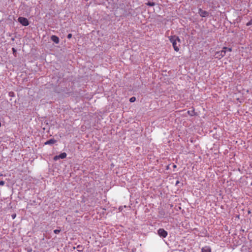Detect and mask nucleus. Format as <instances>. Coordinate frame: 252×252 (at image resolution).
<instances>
[{
	"label": "nucleus",
	"instance_id": "4be33fe9",
	"mask_svg": "<svg viewBox=\"0 0 252 252\" xmlns=\"http://www.w3.org/2000/svg\"><path fill=\"white\" fill-rule=\"evenodd\" d=\"M16 217V215H12V218L14 219Z\"/></svg>",
	"mask_w": 252,
	"mask_h": 252
},
{
	"label": "nucleus",
	"instance_id": "0eeeda50",
	"mask_svg": "<svg viewBox=\"0 0 252 252\" xmlns=\"http://www.w3.org/2000/svg\"><path fill=\"white\" fill-rule=\"evenodd\" d=\"M66 154L65 153H62L60 155L56 156L54 157V160L56 161L59 159H63L66 157Z\"/></svg>",
	"mask_w": 252,
	"mask_h": 252
},
{
	"label": "nucleus",
	"instance_id": "9b49d317",
	"mask_svg": "<svg viewBox=\"0 0 252 252\" xmlns=\"http://www.w3.org/2000/svg\"><path fill=\"white\" fill-rule=\"evenodd\" d=\"M56 142V140H55L54 139H51L46 142H45V145H50V144H53Z\"/></svg>",
	"mask_w": 252,
	"mask_h": 252
},
{
	"label": "nucleus",
	"instance_id": "a211bd4d",
	"mask_svg": "<svg viewBox=\"0 0 252 252\" xmlns=\"http://www.w3.org/2000/svg\"><path fill=\"white\" fill-rule=\"evenodd\" d=\"M4 185V182L3 181H0V186H2Z\"/></svg>",
	"mask_w": 252,
	"mask_h": 252
},
{
	"label": "nucleus",
	"instance_id": "6e6552de",
	"mask_svg": "<svg viewBox=\"0 0 252 252\" xmlns=\"http://www.w3.org/2000/svg\"><path fill=\"white\" fill-rule=\"evenodd\" d=\"M158 234L159 236H167V232L164 229L160 228L158 230Z\"/></svg>",
	"mask_w": 252,
	"mask_h": 252
},
{
	"label": "nucleus",
	"instance_id": "4468645a",
	"mask_svg": "<svg viewBox=\"0 0 252 252\" xmlns=\"http://www.w3.org/2000/svg\"><path fill=\"white\" fill-rule=\"evenodd\" d=\"M147 4L149 6H153L155 5V3L153 2H148Z\"/></svg>",
	"mask_w": 252,
	"mask_h": 252
},
{
	"label": "nucleus",
	"instance_id": "20e7f679",
	"mask_svg": "<svg viewBox=\"0 0 252 252\" xmlns=\"http://www.w3.org/2000/svg\"><path fill=\"white\" fill-rule=\"evenodd\" d=\"M226 49V47H223L222 50L216 52L215 55V58L218 59H220L223 57L225 55Z\"/></svg>",
	"mask_w": 252,
	"mask_h": 252
},
{
	"label": "nucleus",
	"instance_id": "5701e85b",
	"mask_svg": "<svg viewBox=\"0 0 252 252\" xmlns=\"http://www.w3.org/2000/svg\"><path fill=\"white\" fill-rule=\"evenodd\" d=\"M179 181H177L176 182V185H177V184H179Z\"/></svg>",
	"mask_w": 252,
	"mask_h": 252
},
{
	"label": "nucleus",
	"instance_id": "9d476101",
	"mask_svg": "<svg viewBox=\"0 0 252 252\" xmlns=\"http://www.w3.org/2000/svg\"><path fill=\"white\" fill-rule=\"evenodd\" d=\"M51 40L57 44L59 43V38L56 35H52L51 36Z\"/></svg>",
	"mask_w": 252,
	"mask_h": 252
},
{
	"label": "nucleus",
	"instance_id": "7ed1b4c3",
	"mask_svg": "<svg viewBox=\"0 0 252 252\" xmlns=\"http://www.w3.org/2000/svg\"><path fill=\"white\" fill-rule=\"evenodd\" d=\"M51 237H43L40 242V245L43 248H48L53 245Z\"/></svg>",
	"mask_w": 252,
	"mask_h": 252
},
{
	"label": "nucleus",
	"instance_id": "b1692460",
	"mask_svg": "<svg viewBox=\"0 0 252 252\" xmlns=\"http://www.w3.org/2000/svg\"><path fill=\"white\" fill-rule=\"evenodd\" d=\"M32 252V249H30V250L28 251V252Z\"/></svg>",
	"mask_w": 252,
	"mask_h": 252
},
{
	"label": "nucleus",
	"instance_id": "1a4fd4ad",
	"mask_svg": "<svg viewBox=\"0 0 252 252\" xmlns=\"http://www.w3.org/2000/svg\"><path fill=\"white\" fill-rule=\"evenodd\" d=\"M199 14L202 17H205L208 15V12L206 11L202 10L201 8L199 9Z\"/></svg>",
	"mask_w": 252,
	"mask_h": 252
},
{
	"label": "nucleus",
	"instance_id": "aec40b11",
	"mask_svg": "<svg viewBox=\"0 0 252 252\" xmlns=\"http://www.w3.org/2000/svg\"><path fill=\"white\" fill-rule=\"evenodd\" d=\"M72 37V34L71 33H69L67 35V38L70 39Z\"/></svg>",
	"mask_w": 252,
	"mask_h": 252
},
{
	"label": "nucleus",
	"instance_id": "f8f14e48",
	"mask_svg": "<svg viewBox=\"0 0 252 252\" xmlns=\"http://www.w3.org/2000/svg\"><path fill=\"white\" fill-rule=\"evenodd\" d=\"M202 252H211V249L209 247H205L202 249Z\"/></svg>",
	"mask_w": 252,
	"mask_h": 252
},
{
	"label": "nucleus",
	"instance_id": "f257e3e1",
	"mask_svg": "<svg viewBox=\"0 0 252 252\" xmlns=\"http://www.w3.org/2000/svg\"><path fill=\"white\" fill-rule=\"evenodd\" d=\"M164 241L170 248L180 246L179 237H162Z\"/></svg>",
	"mask_w": 252,
	"mask_h": 252
},
{
	"label": "nucleus",
	"instance_id": "ddd939ff",
	"mask_svg": "<svg viewBox=\"0 0 252 252\" xmlns=\"http://www.w3.org/2000/svg\"><path fill=\"white\" fill-rule=\"evenodd\" d=\"M136 100V98L134 97V96H132L131 97L130 99H129V101L130 102H134Z\"/></svg>",
	"mask_w": 252,
	"mask_h": 252
},
{
	"label": "nucleus",
	"instance_id": "6ab92c4d",
	"mask_svg": "<svg viewBox=\"0 0 252 252\" xmlns=\"http://www.w3.org/2000/svg\"><path fill=\"white\" fill-rule=\"evenodd\" d=\"M232 50L231 48H228V47H227L226 51H228L229 52H231Z\"/></svg>",
	"mask_w": 252,
	"mask_h": 252
},
{
	"label": "nucleus",
	"instance_id": "dca6fc26",
	"mask_svg": "<svg viewBox=\"0 0 252 252\" xmlns=\"http://www.w3.org/2000/svg\"><path fill=\"white\" fill-rule=\"evenodd\" d=\"M252 25V20H251L249 22H248L247 24H246V25L247 26H249L250 25Z\"/></svg>",
	"mask_w": 252,
	"mask_h": 252
},
{
	"label": "nucleus",
	"instance_id": "f3484780",
	"mask_svg": "<svg viewBox=\"0 0 252 252\" xmlns=\"http://www.w3.org/2000/svg\"><path fill=\"white\" fill-rule=\"evenodd\" d=\"M60 232V230L56 229V230H54V233H55L56 234H58Z\"/></svg>",
	"mask_w": 252,
	"mask_h": 252
},
{
	"label": "nucleus",
	"instance_id": "39448f33",
	"mask_svg": "<svg viewBox=\"0 0 252 252\" xmlns=\"http://www.w3.org/2000/svg\"><path fill=\"white\" fill-rule=\"evenodd\" d=\"M18 21L24 26H28L29 24L28 20L26 18L23 17H19L18 19Z\"/></svg>",
	"mask_w": 252,
	"mask_h": 252
},
{
	"label": "nucleus",
	"instance_id": "2eb2a0df",
	"mask_svg": "<svg viewBox=\"0 0 252 252\" xmlns=\"http://www.w3.org/2000/svg\"><path fill=\"white\" fill-rule=\"evenodd\" d=\"M77 248L78 249V251L81 252L82 251V247L81 246L78 245Z\"/></svg>",
	"mask_w": 252,
	"mask_h": 252
},
{
	"label": "nucleus",
	"instance_id": "412c9836",
	"mask_svg": "<svg viewBox=\"0 0 252 252\" xmlns=\"http://www.w3.org/2000/svg\"><path fill=\"white\" fill-rule=\"evenodd\" d=\"M12 50L14 53L16 52V50L14 48H12Z\"/></svg>",
	"mask_w": 252,
	"mask_h": 252
},
{
	"label": "nucleus",
	"instance_id": "f03ea898",
	"mask_svg": "<svg viewBox=\"0 0 252 252\" xmlns=\"http://www.w3.org/2000/svg\"><path fill=\"white\" fill-rule=\"evenodd\" d=\"M169 40L172 43L174 50L178 52L180 50L181 39L176 35H171L168 37Z\"/></svg>",
	"mask_w": 252,
	"mask_h": 252
},
{
	"label": "nucleus",
	"instance_id": "423d86ee",
	"mask_svg": "<svg viewBox=\"0 0 252 252\" xmlns=\"http://www.w3.org/2000/svg\"><path fill=\"white\" fill-rule=\"evenodd\" d=\"M232 242L234 246L240 245L242 243L243 240L240 237H231Z\"/></svg>",
	"mask_w": 252,
	"mask_h": 252
}]
</instances>
